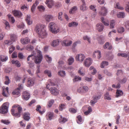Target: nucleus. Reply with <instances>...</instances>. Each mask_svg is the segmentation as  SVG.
<instances>
[{
  "mask_svg": "<svg viewBox=\"0 0 129 129\" xmlns=\"http://www.w3.org/2000/svg\"><path fill=\"white\" fill-rule=\"evenodd\" d=\"M45 28V26L41 24L38 23L36 25L34 30L40 38L43 39L46 37L47 33Z\"/></svg>",
  "mask_w": 129,
  "mask_h": 129,
  "instance_id": "obj_1",
  "label": "nucleus"
},
{
  "mask_svg": "<svg viewBox=\"0 0 129 129\" xmlns=\"http://www.w3.org/2000/svg\"><path fill=\"white\" fill-rule=\"evenodd\" d=\"M37 53L38 55L37 56H34L33 54L29 55L27 58V61H29L30 60V58H31L32 59H33L35 58L34 61L35 63L36 64L40 63L42 59V55L41 52L39 50L37 51Z\"/></svg>",
  "mask_w": 129,
  "mask_h": 129,
  "instance_id": "obj_2",
  "label": "nucleus"
},
{
  "mask_svg": "<svg viewBox=\"0 0 129 129\" xmlns=\"http://www.w3.org/2000/svg\"><path fill=\"white\" fill-rule=\"evenodd\" d=\"M17 107V110L18 111V113H16L14 109H12L11 110V113L12 115L15 116L17 117H19L20 116V114L21 113L22 111V108L19 106L17 105H14L12 106L13 108H15Z\"/></svg>",
  "mask_w": 129,
  "mask_h": 129,
  "instance_id": "obj_3",
  "label": "nucleus"
},
{
  "mask_svg": "<svg viewBox=\"0 0 129 129\" xmlns=\"http://www.w3.org/2000/svg\"><path fill=\"white\" fill-rule=\"evenodd\" d=\"M50 30L54 34H56L59 31V29L57 27V25L53 22L50 23L49 25Z\"/></svg>",
  "mask_w": 129,
  "mask_h": 129,
  "instance_id": "obj_4",
  "label": "nucleus"
},
{
  "mask_svg": "<svg viewBox=\"0 0 129 129\" xmlns=\"http://www.w3.org/2000/svg\"><path fill=\"white\" fill-rule=\"evenodd\" d=\"M9 103L8 102L5 103L2 105L0 108V113L4 114L7 113Z\"/></svg>",
  "mask_w": 129,
  "mask_h": 129,
  "instance_id": "obj_5",
  "label": "nucleus"
},
{
  "mask_svg": "<svg viewBox=\"0 0 129 129\" xmlns=\"http://www.w3.org/2000/svg\"><path fill=\"white\" fill-rule=\"evenodd\" d=\"M85 58V55L82 54H79L77 55L76 57V61L82 62L84 60Z\"/></svg>",
  "mask_w": 129,
  "mask_h": 129,
  "instance_id": "obj_6",
  "label": "nucleus"
},
{
  "mask_svg": "<svg viewBox=\"0 0 129 129\" xmlns=\"http://www.w3.org/2000/svg\"><path fill=\"white\" fill-rule=\"evenodd\" d=\"M92 62V60L91 58H87L84 61V65L86 67H89L91 64Z\"/></svg>",
  "mask_w": 129,
  "mask_h": 129,
  "instance_id": "obj_7",
  "label": "nucleus"
},
{
  "mask_svg": "<svg viewBox=\"0 0 129 129\" xmlns=\"http://www.w3.org/2000/svg\"><path fill=\"white\" fill-rule=\"evenodd\" d=\"M50 90L51 93L54 95H57L59 93L58 90L54 87H51Z\"/></svg>",
  "mask_w": 129,
  "mask_h": 129,
  "instance_id": "obj_8",
  "label": "nucleus"
},
{
  "mask_svg": "<svg viewBox=\"0 0 129 129\" xmlns=\"http://www.w3.org/2000/svg\"><path fill=\"white\" fill-rule=\"evenodd\" d=\"M66 59V58L65 56H63L62 57L58 62L59 66L62 67L64 66Z\"/></svg>",
  "mask_w": 129,
  "mask_h": 129,
  "instance_id": "obj_9",
  "label": "nucleus"
},
{
  "mask_svg": "<svg viewBox=\"0 0 129 129\" xmlns=\"http://www.w3.org/2000/svg\"><path fill=\"white\" fill-rule=\"evenodd\" d=\"M101 11L99 12V14L101 15L105 16L106 15L107 12V9L104 7H102L101 8Z\"/></svg>",
  "mask_w": 129,
  "mask_h": 129,
  "instance_id": "obj_10",
  "label": "nucleus"
},
{
  "mask_svg": "<svg viewBox=\"0 0 129 129\" xmlns=\"http://www.w3.org/2000/svg\"><path fill=\"white\" fill-rule=\"evenodd\" d=\"M30 97V95L28 92L26 91L23 92L22 95L23 99L25 100H27L29 99Z\"/></svg>",
  "mask_w": 129,
  "mask_h": 129,
  "instance_id": "obj_11",
  "label": "nucleus"
},
{
  "mask_svg": "<svg viewBox=\"0 0 129 129\" xmlns=\"http://www.w3.org/2000/svg\"><path fill=\"white\" fill-rule=\"evenodd\" d=\"M72 42L71 41H69L68 40H63L61 44L62 45H64L65 46H70L72 43Z\"/></svg>",
  "mask_w": 129,
  "mask_h": 129,
  "instance_id": "obj_12",
  "label": "nucleus"
},
{
  "mask_svg": "<svg viewBox=\"0 0 129 129\" xmlns=\"http://www.w3.org/2000/svg\"><path fill=\"white\" fill-rule=\"evenodd\" d=\"M44 18L46 21L49 22L53 20V17L51 15H46L44 16Z\"/></svg>",
  "mask_w": 129,
  "mask_h": 129,
  "instance_id": "obj_13",
  "label": "nucleus"
},
{
  "mask_svg": "<svg viewBox=\"0 0 129 129\" xmlns=\"http://www.w3.org/2000/svg\"><path fill=\"white\" fill-rule=\"evenodd\" d=\"M13 13L14 16L16 17H20L22 15V14L20 11L16 10H14L13 11Z\"/></svg>",
  "mask_w": 129,
  "mask_h": 129,
  "instance_id": "obj_14",
  "label": "nucleus"
},
{
  "mask_svg": "<svg viewBox=\"0 0 129 129\" xmlns=\"http://www.w3.org/2000/svg\"><path fill=\"white\" fill-rule=\"evenodd\" d=\"M96 29L98 30L99 32H101L103 31L104 29V26L101 23H98L96 26Z\"/></svg>",
  "mask_w": 129,
  "mask_h": 129,
  "instance_id": "obj_15",
  "label": "nucleus"
},
{
  "mask_svg": "<svg viewBox=\"0 0 129 129\" xmlns=\"http://www.w3.org/2000/svg\"><path fill=\"white\" fill-rule=\"evenodd\" d=\"M30 114L28 112L24 113L23 114V118L25 120L28 121L30 118Z\"/></svg>",
  "mask_w": 129,
  "mask_h": 129,
  "instance_id": "obj_16",
  "label": "nucleus"
},
{
  "mask_svg": "<svg viewBox=\"0 0 129 129\" xmlns=\"http://www.w3.org/2000/svg\"><path fill=\"white\" fill-rule=\"evenodd\" d=\"M21 43L23 44H27L30 42V40L28 38L26 37L24 38H22L21 39Z\"/></svg>",
  "mask_w": 129,
  "mask_h": 129,
  "instance_id": "obj_17",
  "label": "nucleus"
},
{
  "mask_svg": "<svg viewBox=\"0 0 129 129\" xmlns=\"http://www.w3.org/2000/svg\"><path fill=\"white\" fill-rule=\"evenodd\" d=\"M60 41V40L59 39L54 40L51 44V46L53 47H55L59 45V42Z\"/></svg>",
  "mask_w": 129,
  "mask_h": 129,
  "instance_id": "obj_18",
  "label": "nucleus"
},
{
  "mask_svg": "<svg viewBox=\"0 0 129 129\" xmlns=\"http://www.w3.org/2000/svg\"><path fill=\"white\" fill-rule=\"evenodd\" d=\"M45 4L49 8H51L53 5L54 3L52 0H46Z\"/></svg>",
  "mask_w": 129,
  "mask_h": 129,
  "instance_id": "obj_19",
  "label": "nucleus"
},
{
  "mask_svg": "<svg viewBox=\"0 0 129 129\" xmlns=\"http://www.w3.org/2000/svg\"><path fill=\"white\" fill-rule=\"evenodd\" d=\"M96 55L97 56L98 58L100 59L101 57V52L98 50L95 51L93 54V56L95 57Z\"/></svg>",
  "mask_w": 129,
  "mask_h": 129,
  "instance_id": "obj_20",
  "label": "nucleus"
},
{
  "mask_svg": "<svg viewBox=\"0 0 129 129\" xmlns=\"http://www.w3.org/2000/svg\"><path fill=\"white\" fill-rule=\"evenodd\" d=\"M8 87H6L5 89H3L2 91V94L4 96L7 97L8 96Z\"/></svg>",
  "mask_w": 129,
  "mask_h": 129,
  "instance_id": "obj_21",
  "label": "nucleus"
},
{
  "mask_svg": "<svg viewBox=\"0 0 129 129\" xmlns=\"http://www.w3.org/2000/svg\"><path fill=\"white\" fill-rule=\"evenodd\" d=\"M11 62L13 64H15L18 67H20L21 66V64L17 60L13 59L12 60Z\"/></svg>",
  "mask_w": 129,
  "mask_h": 129,
  "instance_id": "obj_22",
  "label": "nucleus"
},
{
  "mask_svg": "<svg viewBox=\"0 0 129 129\" xmlns=\"http://www.w3.org/2000/svg\"><path fill=\"white\" fill-rule=\"evenodd\" d=\"M104 99L108 100H110L111 99V96L108 92H106L104 94Z\"/></svg>",
  "mask_w": 129,
  "mask_h": 129,
  "instance_id": "obj_23",
  "label": "nucleus"
},
{
  "mask_svg": "<svg viewBox=\"0 0 129 129\" xmlns=\"http://www.w3.org/2000/svg\"><path fill=\"white\" fill-rule=\"evenodd\" d=\"M123 94V92L122 91L117 89L116 92V97L118 98L122 96Z\"/></svg>",
  "mask_w": 129,
  "mask_h": 129,
  "instance_id": "obj_24",
  "label": "nucleus"
},
{
  "mask_svg": "<svg viewBox=\"0 0 129 129\" xmlns=\"http://www.w3.org/2000/svg\"><path fill=\"white\" fill-rule=\"evenodd\" d=\"M67 121V119L65 117H63L61 116H60L59 119V122L61 123H64Z\"/></svg>",
  "mask_w": 129,
  "mask_h": 129,
  "instance_id": "obj_25",
  "label": "nucleus"
},
{
  "mask_svg": "<svg viewBox=\"0 0 129 129\" xmlns=\"http://www.w3.org/2000/svg\"><path fill=\"white\" fill-rule=\"evenodd\" d=\"M77 9V7L76 6H74L70 10L69 13L70 14H73Z\"/></svg>",
  "mask_w": 129,
  "mask_h": 129,
  "instance_id": "obj_26",
  "label": "nucleus"
},
{
  "mask_svg": "<svg viewBox=\"0 0 129 129\" xmlns=\"http://www.w3.org/2000/svg\"><path fill=\"white\" fill-rule=\"evenodd\" d=\"M53 115V114L51 112H49L46 115L47 119L51 120L52 119Z\"/></svg>",
  "mask_w": 129,
  "mask_h": 129,
  "instance_id": "obj_27",
  "label": "nucleus"
},
{
  "mask_svg": "<svg viewBox=\"0 0 129 129\" xmlns=\"http://www.w3.org/2000/svg\"><path fill=\"white\" fill-rule=\"evenodd\" d=\"M41 108V106L40 105H38L37 106L36 110L37 111H38L40 114H42L44 113L45 111L43 110L42 111H41L40 109Z\"/></svg>",
  "mask_w": 129,
  "mask_h": 129,
  "instance_id": "obj_28",
  "label": "nucleus"
},
{
  "mask_svg": "<svg viewBox=\"0 0 129 129\" xmlns=\"http://www.w3.org/2000/svg\"><path fill=\"white\" fill-rule=\"evenodd\" d=\"M125 13L124 12H120L117 14V16L118 18H124L125 16Z\"/></svg>",
  "mask_w": 129,
  "mask_h": 129,
  "instance_id": "obj_29",
  "label": "nucleus"
},
{
  "mask_svg": "<svg viewBox=\"0 0 129 129\" xmlns=\"http://www.w3.org/2000/svg\"><path fill=\"white\" fill-rule=\"evenodd\" d=\"M20 91L17 88L14 90L12 92L14 95H20Z\"/></svg>",
  "mask_w": 129,
  "mask_h": 129,
  "instance_id": "obj_30",
  "label": "nucleus"
},
{
  "mask_svg": "<svg viewBox=\"0 0 129 129\" xmlns=\"http://www.w3.org/2000/svg\"><path fill=\"white\" fill-rule=\"evenodd\" d=\"M8 57L5 56L1 55L0 56L1 60L3 62L6 61L8 59Z\"/></svg>",
  "mask_w": 129,
  "mask_h": 129,
  "instance_id": "obj_31",
  "label": "nucleus"
},
{
  "mask_svg": "<svg viewBox=\"0 0 129 129\" xmlns=\"http://www.w3.org/2000/svg\"><path fill=\"white\" fill-rule=\"evenodd\" d=\"M78 24L77 22H71L70 23H69L68 26L69 27L72 26H76Z\"/></svg>",
  "mask_w": 129,
  "mask_h": 129,
  "instance_id": "obj_32",
  "label": "nucleus"
},
{
  "mask_svg": "<svg viewBox=\"0 0 129 129\" xmlns=\"http://www.w3.org/2000/svg\"><path fill=\"white\" fill-rule=\"evenodd\" d=\"M87 9V8L85 4H82L80 6V9L83 11L86 10Z\"/></svg>",
  "mask_w": 129,
  "mask_h": 129,
  "instance_id": "obj_33",
  "label": "nucleus"
},
{
  "mask_svg": "<svg viewBox=\"0 0 129 129\" xmlns=\"http://www.w3.org/2000/svg\"><path fill=\"white\" fill-rule=\"evenodd\" d=\"M62 15L63 13L61 12H59L58 13V19L59 20L61 21H62L63 20V18H62Z\"/></svg>",
  "mask_w": 129,
  "mask_h": 129,
  "instance_id": "obj_34",
  "label": "nucleus"
},
{
  "mask_svg": "<svg viewBox=\"0 0 129 129\" xmlns=\"http://www.w3.org/2000/svg\"><path fill=\"white\" fill-rule=\"evenodd\" d=\"M124 31V28L123 27H118L117 29V32L121 34Z\"/></svg>",
  "mask_w": 129,
  "mask_h": 129,
  "instance_id": "obj_35",
  "label": "nucleus"
},
{
  "mask_svg": "<svg viewBox=\"0 0 129 129\" xmlns=\"http://www.w3.org/2000/svg\"><path fill=\"white\" fill-rule=\"evenodd\" d=\"M5 84L6 85H8L11 82V81L9 77L6 76L5 77Z\"/></svg>",
  "mask_w": 129,
  "mask_h": 129,
  "instance_id": "obj_36",
  "label": "nucleus"
},
{
  "mask_svg": "<svg viewBox=\"0 0 129 129\" xmlns=\"http://www.w3.org/2000/svg\"><path fill=\"white\" fill-rule=\"evenodd\" d=\"M7 16L10 21L12 23H14L15 21V20L14 19V17H11V15L8 14Z\"/></svg>",
  "mask_w": 129,
  "mask_h": 129,
  "instance_id": "obj_37",
  "label": "nucleus"
},
{
  "mask_svg": "<svg viewBox=\"0 0 129 129\" xmlns=\"http://www.w3.org/2000/svg\"><path fill=\"white\" fill-rule=\"evenodd\" d=\"M108 64V62L106 61H103L101 65V67L102 68H103L105 66H107Z\"/></svg>",
  "mask_w": 129,
  "mask_h": 129,
  "instance_id": "obj_38",
  "label": "nucleus"
},
{
  "mask_svg": "<svg viewBox=\"0 0 129 129\" xmlns=\"http://www.w3.org/2000/svg\"><path fill=\"white\" fill-rule=\"evenodd\" d=\"M27 84L29 86H31L34 84V83L31 78H29L28 79Z\"/></svg>",
  "mask_w": 129,
  "mask_h": 129,
  "instance_id": "obj_39",
  "label": "nucleus"
},
{
  "mask_svg": "<svg viewBox=\"0 0 129 129\" xmlns=\"http://www.w3.org/2000/svg\"><path fill=\"white\" fill-rule=\"evenodd\" d=\"M115 24V21L114 20H111L110 21V28H114Z\"/></svg>",
  "mask_w": 129,
  "mask_h": 129,
  "instance_id": "obj_40",
  "label": "nucleus"
},
{
  "mask_svg": "<svg viewBox=\"0 0 129 129\" xmlns=\"http://www.w3.org/2000/svg\"><path fill=\"white\" fill-rule=\"evenodd\" d=\"M117 55L118 56H121L124 57H127V55L125 53H119Z\"/></svg>",
  "mask_w": 129,
  "mask_h": 129,
  "instance_id": "obj_41",
  "label": "nucleus"
},
{
  "mask_svg": "<svg viewBox=\"0 0 129 129\" xmlns=\"http://www.w3.org/2000/svg\"><path fill=\"white\" fill-rule=\"evenodd\" d=\"M15 47L11 45L9 48V53L10 54L15 49Z\"/></svg>",
  "mask_w": 129,
  "mask_h": 129,
  "instance_id": "obj_42",
  "label": "nucleus"
},
{
  "mask_svg": "<svg viewBox=\"0 0 129 129\" xmlns=\"http://www.w3.org/2000/svg\"><path fill=\"white\" fill-rule=\"evenodd\" d=\"M92 110L90 106H89L88 107V110L84 112V114L86 115H88L92 111Z\"/></svg>",
  "mask_w": 129,
  "mask_h": 129,
  "instance_id": "obj_43",
  "label": "nucleus"
},
{
  "mask_svg": "<svg viewBox=\"0 0 129 129\" xmlns=\"http://www.w3.org/2000/svg\"><path fill=\"white\" fill-rule=\"evenodd\" d=\"M78 120L77 122L78 123L80 124L82 121V119L81 116L80 115H79L77 117Z\"/></svg>",
  "mask_w": 129,
  "mask_h": 129,
  "instance_id": "obj_44",
  "label": "nucleus"
},
{
  "mask_svg": "<svg viewBox=\"0 0 129 129\" xmlns=\"http://www.w3.org/2000/svg\"><path fill=\"white\" fill-rule=\"evenodd\" d=\"M58 74L61 76L64 77L66 75V73L64 71H61L58 72Z\"/></svg>",
  "mask_w": 129,
  "mask_h": 129,
  "instance_id": "obj_45",
  "label": "nucleus"
},
{
  "mask_svg": "<svg viewBox=\"0 0 129 129\" xmlns=\"http://www.w3.org/2000/svg\"><path fill=\"white\" fill-rule=\"evenodd\" d=\"M34 47L33 46L31 45H28L27 46L26 49L28 51L32 50L34 49Z\"/></svg>",
  "mask_w": 129,
  "mask_h": 129,
  "instance_id": "obj_46",
  "label": "nucleus"
},
{
  "mask_svg": "<svg viewBox=\"0 0 129 129\" xmlns=\"http://www.w3.org/2000/svg\"><path fill=\"white\" fill-rule=\"evenodd\" d=\"M54 100H50L48 102V106L49 107H51L52 105V104H53L54 103Z\"/></svg>",
  "mask_w": 129,
  "mask_h": 129,
  "instance_id": "obj_47",
  "label": "nucleus"
},
{
  "mask_svg": "<svg viewBox=\"0 0 129 129\" xmlns=\"http://www.w3.org/2000/svg\"><path fill=\"white\" fill-rule=\"evenodd\" d=\"M46 59L47 61L49 63L50 62L52 61V59L51 58L49 57L48 55H46Z\"/></svg>",
  "mask_w": 129,
  "mask_h": 129,
  "instance_id": "obj_48",
  "label": "nucleus"
},
{
  "mask_svg": "<svg viewBox=\"0 0 129 129\" xmlns=\"http://www.w3.org/2000/svg\"><path fill=\"white\" fill-rule=\"evenodd\" d=\"M69 64L71 65L74 61V59L73 57H71L68 59Z\"/></svg>",
  "mask_w": 129,
  "mask_h": 129,
  "instance_id": "obj_49",
  "label": "nucleus"
},
{
  "mask_svg": "<svg viewBox=\"0 0 129 129\" xmlns=\"http://www.w3.org/2000/svg\"><path fill=\"white\" fill-rule=\"evenodd\" d=\"M16 37V36L14 34H12L10 35V39L11 40L13 41H15Z\"/></svg>",
  "mask_w": 129,
  "mask_h": 129,
  "instance_id": "obj_50",
  "label": "nucleus"
},
{
  "mask_svg": "<svg viewBox=\"0 0 129 129\" xmlns=\"http://www.w3.org/2000/svg\"><path fill=\"white\" fill-rule=\"evenodd\" d=\"M116 8L118 9H119L121 10H123L124 9V8L123 7H121L119 5V2H117L116 3Z\"/></svg>",
  "mask_w": 129,
  "mask_h": 129,
  "instance_id": "obj_51",
  "label": "nucleus"
},
{
  "mask_svg": "<svg viewBox=\"0 0 129 129\" xmlns=\"http://www.w3.org/2000/svg\"><path fill=\"white\" fill-rule=\"evenodd\" d=\"M65 105H64L63 104H61L60 105L59 107V109L60 111H62L63 110V109L65 108Z\"/></svg>",
  "mask_w": 129,
  "mask_h": 129,
  "instance_id": "obj_52",
  "label": "nucleus"
},
{
  "mask_svg": "<svg viewBox=\"0 0 129 129\" xmlns=\"http://www.w3.org/2000/svg\"><path fill=\"white\" fill-rule=\"evenodd\" d=\"M48 82L51 86H53L56 85V84L54 82L53 80L51 79H49Z\"/></svg>",
  "mask_w": 129,
  "mask_h": 129,
  "instance_id": "obj_53",
  "label": "nucleus"
},
{
  "mask_svg": "<svg viewBox=\"0 0 129 129\" xmlns=\"http://www.w3.org/2000/svg\"><path fill=\"white\" fill-rule=\"evenodd\" d=\"M81 79V77H79L78 76H76L74 79L73 80V82H75L78 80H80Z\"/></svg>",
  "mask_w": 129,
  "mask_h": 129,
  "instance_id": "obj_54",
  "label": "nucleus"
},
{
  "mask_svg": "<svg viewBox=\"0 0 129 129\" xmlns=\"http://www.w3.org/2000/svg\"><path fill=\"white\" fill-rule=\"evenodd\" d=\"M125 9L126 11L129 12V2L126 3Z\"/></svg>",
  "mask_w": 129,
  "mask_h": 129,
  "instance_id": "obj_55",
  "label": "nucleus"
},
{
  "mask_svg": "<svg viewBox=\"0 0 129 129\" xmlns=\"http://www.w3.org/2000/svg\"><path fill=\"white\" fill-rule=\"evenodd\" d=\"M77 92L79 93H84L82 87H80L77 90Z\"/></svg>",
  "mask_w": 129,
  "mask_h": 129,
  "instance_id": "obj_56",
  "label": "nucleus"
},
{
  "mask_svg": "<svg viewBox=\"0 0 129 129\" xmlns=\"http://www.w3.org/2000/svg\"><path fill=\"white\" fill-rule=\"evenodd\" d=\"M120 116L119 115H117L115 119L116 120V123L117 124H119V120L120 119Z\"/></svg>",
  "mask_w": 129,
  "mask_h": 129,
  "instance_id": "obj_57",
  "label": "nucleus"
},
{
  "mask_svg": "<svg viewBox=\"0 0 129 129\" xmlns=\"http://www.w3.org/2000/svg\"><path fill=\"white\" fill-rule=\"evenodd\" d=\"M4 43L5 45H10L12 44V42L10 40H6L4 41Z\"/></svg>",
  "mask_w": 129,
  "mask_h": 129,
  "instance_id": "obj_58",
  "label": "nucleus"
},
{
  "mask_svg": "<svg viewBox=\"0 0 129 129\" xmlns=\"http://www.w3.org/2000/svg\"><path fill=\"white\" fill-rule=\"evenodd\" d=\"M82 67L80 68L79 69L78 72L80 75L83 76L84 75V73H83L82 71Z\"/></svg>",
  "mask_w": 129,
  "mask_h": 129,
  "instance_id": "obj_59",
  "label": "nucleus"
},
{
  "mask_svg": "<svg viewBox=\"0 0 129 129\" xmlns=\"http://www.w3.org/2000/svg\"><path fill=\"white\" fill-rule=\"evenodd\" d=\"M38 8L39 9L40 11H44L45 10V8L42 5L38 6Z\"/></svg>",
  "mask_w": 129,
  "mask_h": 129,
  "instance_id": "obj_60",
  "label": "nucleus"
},
{
  "mask_svg": "<svg viewBox=\"0 0 129 129\" xmlns=\"http://www.w3.org/2000/svg\"><path fill=\"white\" fill-rule=\"evenodd\" d=\"M69 111L71 113H75L77 111V110L73 108H70L69 109Z\"/></svg>",
  "mask_w": 129,
  "mask_h": 129,
  "instance_id": "obj_61",
  "label": "nucleus"
},
{
  "mask_svg": "<svg viewBox=\"0 0 129 129\" xmlns=\"http://www.w3.org/2000/svg\"><path fill=\"white\" fill-rule=\"evenodd\" d=\"M127 81V79L126 78H123L122 80H119V82L121 84L125 83Z\"/></svg>",
  "mask_w": 129,
  "mask_h": 129,
  "instance_id": "obj_62",
  "label": "nucleus"
},
{
  "mask_svg": "<svg viewBox=\"0 0 129 129\" xmlns=\"http://www.w3.org/2000/svg\"><path fill=\"white\" fill-rule=\"evenodd\" d=\"M5 24L6 25L5 28L7 29H8L10 28V26L9 24V23L8 22L6 21L5 22Z\"/></svg>",
  "mask_w": 129,
  "mask_h": 129,
  "instance_id": "obj_63",
  "label": "nucleus"
},
{
  "mask_svg": "<svg viewBox=\"0 0 129 129\" xmlns=\"http://www.w3.org/2000/svg\"><path fill=\"white\" fill-rule=\"evenodd\" d=\"M124 25L126 28L129 29V21H126L124 23Z\"/></svg>",
  "mask_w": 129,
  "mask_h": 129,
  "instance_id": "obj_64",
  "label": "nucleus"
}]
</instances>
